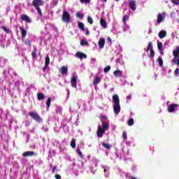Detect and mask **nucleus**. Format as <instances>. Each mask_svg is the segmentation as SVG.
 <instances>
[{
  "label": "nucleus",
  "instance_id": "f257e3e1",
  "mask_svg": "<svg viewBox=\"0 0 179 179\" xmlns=\"http://www.w3.org/2000/svg\"><path fill=\"white\" fill-rule=\"evenodd\" d=\"M113 101L115 103L113 105V111L115 114H120L121 111V106H120V96L117 94L113 96Z\"/></svg>",
  "mask_w": 179,
  "mask_h": 179
},
{
  "label": "nucleus",
  "instance_id": "f03ea898",
  "mask_svg": "<svg viewBox=\"0 0 179 179\" xmlns=\"http://www.w3.org/2000/svg\"><path fill=\"white\" fill-rule=\"evenodd\" d=\"M32 5L36 9L38 13H39L40 16H43V13L41 12V9L40 6H43L44 5V1L43 0H33Z\"/></svg>",
  "mask_w": 179,
  "mask_h": 179
},
{
  "label": "nucleus",
  "instance_id": "7ed1b4c3",
  "mask_svg": "<svg viewBox=\"0 0 179 179\" xmlns=\"http://www.w3.org/2000/svg\"><path fill=\"white\" fill-rule=\"evenodd\" d=\"M29 115L31 116L32 120H34V121H36V122H43V118H41V117L36 113L29 112Z\"/></svg>",
  "mask_w": 179,
  "mask_h": 179
},
{
  "label": "nucleus",
  "instance_id": "20e7f679",
  "mask_svg": "<svg viewBox=\"0 0 179 179\" xmlns=\"http://www.w3.org/2000/svg\"><path fill=\"white\" fill-rule=\"evenodd\" d=\"M62 21L66 23H69L71 22V15L68 11L64 10L62 14Z\"/></svg>",
  "mask_w": 179,
  "mask_h": 179
},
{
  "label": "nucleus",
  "instance_id": "39448f33",
  "mask_svg": "<svg viewBox=\"0 0 179 179\" xmlns=\"http://www.w3.org/2000/svg\"><path fill=\"white\" fill-rule=\"evenodd\" d=\"M179 106L178 104H171L168 108L169 113H174L176 110H178Z\"/></svg>",
  "mask_w": 179,
  "mask_h": 179
},
{
  "label": "nucleus",
  "instance_id": "423d86ee",
  "mask_svg": "<svg viewBox=\"0 0 179 179\" xmlns=\"http://www.w3.org/2000/svg\"><path fill=\"white\" fill-rule=\"evenodd\" d=\"M104 132H106L105 130L101 128V126L98 127V129L96 131V135L98 138H103V135H104Z\"/></svg>",
  "mask_w": 179,
  "mask_h": 179
},
{
  "label": "nucleus",
  "instance_id": "0eeeda50",
  "mask_svg": "<svg viewBox=\"0 0 179 179\" xmlns=\"http://www.w3.org/2000/svg\"><path fill=\"white\" fill-rule=\"evenodd\" d=\"M166 17V13H159L157 16V23L158 24H160V23H162V22H163V19H164Z\"/></svg>",
  "mask_w": 179,
  "mask_h": 179
},
{
  "label": "nucleus",
  "instance_id": "6e6552de",
  "mask_svg": "<svg viewBox=\"0 0 179 179\" xmlns=\"http://www.w3.org/2000/svg\"><path fill=\"white\" fill-rule=\"evenodd\" d=\"M20 18L22 19V20L27 22V23H31V20H30V17H29V16H27V15L26 14L20 15Z\"/></svg>",
  "mask_w": 179,
  "mask_h": 179
},
{
  "label": "nucleus",
  "instance_id": "1a4fd4ad",
  "mask_svg": "<svg viewBox=\"0 0 179 179\" xmlns=\"http://www.w3.org/2000/svg\"><path fill=\"white\" fill-rule=\"evenodd\" d=\"M173 62H176V59H177V58H179V47L176 48V50H173Z\"/></svg>",
  "mask_w": 179,
  "mask_h": 179
},
{
  "label": "nucleus",
  "instance_id": "9d476101",
  "mask_svg": "<svg viewBox=\"0 0 179 179\" xmlns=\"http://www.w3.org/2000/svg\"><path fill=\"white\" fill-rule=\"evenodd\" d=\"M76 57H77V58H80V59H83V58H87V55H86L85 53L82 52H77L76 54Z\"/></svg>",
  "mask_w": 179,
  "mask_h": 179
},
{
  "label": "nucleus",
  "instance_id": "9b49d317",
  "mask_svg": "<svg viewBox=\"0 0 179 179\" xmlns=\"http://www.w3.org/2000/svg\"><path fill=\"white\" fill-rule=\"evenodd\" d=\"M20 30L21 31V36L22 38H24L27 36V31L24 29V27H20Z\"/></svg>",
  "mask_w": 179,
  "mask_h": 179
},
{
  "label": "nucleus",
  "instance_id": "f8f14e48",
  "mask_svg": "<svg viewBox=\"0 0 179 179\" xmlns=\"http://www.w3.org/2000/svg\"><path fill=\"white\" fill-rule=\"evenodd\" d=\"M104 44H106V39H104V38H100L99 41V48H104Z\"/></svg>",
  "mask_w": 179,
  "mask_h": 179
},
{
  "label": "nucleus",
  "instance_id": "ddd939ff",
  "mask_svg": "<svg viewBox=\"0 0 179 179\" xmlns=\"http://www.w3.org/2000/svg\"><path fill=\"white\" fill-rule=\"evenodd\" d=\"M22 156H23V157H29L34 156V152H33V151L24 152L22 154Z\"/></svg>",
  "mask_w": 179,
  "mask_h": 179
},
{
  "label": "nucleus",
  "instance_id": "4468645a",
  "mask_svg": "<svg viewBox=\"0 0 179 179\" xmlns=\"http://www.w3.org/2000/svg\"><path fill=\"white\" fill-rule=\"evenodd\" d=\"M129 6L130 8L132 9L133 10H136V3L134 0H131L129 2Z\"/></svg>",
  "mask_w": 179,
  "mask_h": 179
},
{
  "label": "nucleus",
  "instance_id": "2eb2a0df",
  "mask_svg": "<svg viewBox=\"0 0 179 179\" xmlns=\"http://www.w3.org/2000/svg\"><path fill=\"white\" fill-rule=\"evenodd\" d=\"M113 76H115V78H121L122 77V71L116 70L113 72Z\"/></svg>",
  "mask_w": 179,
  "mask_h": 179
},
{
  "label": "nucleus",
  "instance_id": "dca6fc26",
  "mask_svg": "<svg viewBox=\"0 0 179 179\" xmlns=\"http://www.w3.org/2000/svg\"><path fill=\"white\" fill-rule=\"evenodd\" d=\"M158 36L159 38H164V37L167 36V32L164 30H162L161 31H159Z\"/></svg>",
  "mask_w": 179,
  "mask_h": 179
},
{
  "label": "nucleus",
  "instance_id": "f3484780",
  "mask_svg": "<svg viewBox=\"0 0 179 179\" xmlns=\"http://www.w3.org/2000/svg\"><path fill=\"white\" fill-rule=\"evenodd\" d=\"M37 99H38V101H43V100H44V99H45V96L43 93H38Z\"/></svg>",
  "mask_w": 179,
  "mask_h": 179
},
{
  "label": "nucleus",
  "instance_id": "a211bd4d",
  "mask_svg": "<svg viewBox=\"0 0 179 179\" xmlns=\"http://www.w3.org/2000/svg\"><path fill=\"white\" fill-rule=\"evenodd\" d=\"M153 50V43L152 42L148 43L147 49H144L145 52H149V51H151Z\"/></svg>",
  "mask_w": 179,
  "mask_h": 179
},
{
  "label": "nucleus",
  "instance_id": "6ab92c4d",
  "mask_svg": "<svg viewBox=\"0 0 179 179\" xmlns=\"http://www.w3.org/2000/svg\"><path fill=\"white\" fill-rule=\"evenodd\" d=\"M60 73L62 75H66L68 73V67L62 66V69L60 70Z\"/></svg>",
  "mask_w": 179,
  "mask_h": 179
},
{
  "label": "nucleus",
  "instance_id": "aec40b11",
  "mask_svg": "<svg viewBox=\"0 0 179 179\" xmlns=\"http://www.w3.org/2000/svg\"><path fill=\"white\" fill-rule=\"evenodd\" d=\"M77 80H78V78L76 76H73L71 78V86H72V87H76Z\"/></svg>",
  "mask_w": 179,
  "mask_h": 179
},
{
  "label": "nucleus",
  "instance_id": "412c9836",
  "mask_svg": "<svg viewBox=\"0 0 179 179\" xmlns=\"http://www.w3.org/2000/svg\"><path fill=\"white\" fill-rule=\"evenodd\" d=\"M131 15V12H129L128 14L125 15L123 16L122 18V22L124 24H127V20H128V19H129V15Z\"/></svg>",
  "mask_w": 179,
  "mask_h": 179
},
{
  "label": "nucleus",
  "instance_id": "4be33fe9",
  "mask_svg": "<svg viewBox=\"0 0 179 179\" xmlns=\"http://www.w3.org/2000/svg\"><path fill=\"white\" fill-rule=\"evenodd\" d=\"M99 83H100V78L96 76L94 78L93 85H94V86H97V85H99Z\"/></svg>",
  "mask_w": 179,
  "mask_h": 179
},
{
  "label": "nucleus",
  "instance_id": "5701e85b",
  "mask_svg": "<svg viewBox=\"0 0 179 179\" xmlns=\"http://www.w3.org/2000/svg\"><path fill=\"white\" fill-rule=\"evenodd\" d=\"M100 24L101 26H102V27H103L104 29H106V27H107V22H106V20L101 18L100 20Z\"/></svg>",
  "mask_w": 179,
  "mask_h": 179
},
{
  "label": "nucleus",
  "instance_id": "b1692460",
  "mask_svg": "<svg viewBox=\"0 0 179 179\" xmlns=\"http://www.w3.org/2000/svg\"><path fill=\"white\" fill-rule=\"evenodd\" d=\"M102 129L108 131V124L104 121H102Z\"/></svg>",
  "mask_w": 179,
  "mask_h": 179
},
{
  "label": "nucleus",
  "instance_id": "393cba45",
  "mask_svg": "<svg viewBox=\"0 0 179 179\" xmlns=\"http://www.w3.org/2000/svg\"><path fill=\"white\" fill-rule=\"evenodd\" d=\"M78 26L80 30H82V31H85V24L83 22H78Z\"/></svg>",
  "mask_w": 179,
  "mask_h": 179
},
{
  "label": "nucleus",
  "instance_id": "a878e982",
  "mask_svg": "<svg viewBox=\"0 0 179 179\" xmlns=\"http://www.w3.org/2000/svg\"><path fill=\"white\" fill-rule=\"evenodd\" d=\"M71 146L73 148V149H75L76 148V140L75 138H72L71 141Z\"/></svg>",
  "mask_w": 179,
  "mask_h": 179
},
{
  "label": "nucleus",
  "instance_id": "bb28decb",
  "mask_svg": "<svg viewBox=\"0 0 179 179\" xmlns=\"http://www.w3.org/2000/svg\"><path fill=\"white\" fill-rule=\"evenodd\" d=\"M31 56L34 58V59H37V50L35 49L32 52H31Z\"/></svg>",
  "mask_w": 179,
  "mask_h": 179
},
{
  "label": "nucleus",
  "instance_id": "cd10ccee",
  "mask_svg": "<svg viewBox=\"0 0 179 179\" xmlns=\"http://www.w3.org/2000/svg\"><path fill=\"white\" fill-rule=\"evenodd\" d=\"M77 153L80 157L83 159V154L82 153V151H80V148L79 147L77 148Z\"/></svg>",
  "mask_w": 179,
  "mask_h": 179
},
{
  "label": "nucleus",
  "instance_id": "c85d7f7f",
  "mask_svg": "<svg viewBox=\"0 0 179 179\" xmlns=\"http://www.w3.org/2000/svg\"><path fill=\"white\" fill-rule=\"evenodd\" d=\"M80 45H82L83 47H85V45H89V42L85 40H81Z\"/></svg>",
  "mask_w": 179,
  "mask_h": 179
},
{
  "label": "nucleus",
  "instance_id": "c756f323",
  "mask_svg": "<svg viewBox=\"0 0 179 179\" xmlns=\"http://www.w3.org/2000/svg\"><path fill=\"white\" fill-rule=\"evenodd\" d=\"M157 47L159 51H163V43H162L161 42H158Z\"/></svg>",
  "mask_w": 179,
  "mask_h": 179
},
{
  "label": "nucleus",
  "instance_id": "7c9ffc66",
  "mask_svg": "<svg viewBox=\"0 0 179 179\" xmlns=\"http://www.w3.org/2000/svg\"><path fill=\"white\" fill-rule=\"evenodd\" d=\"M76 16L78 17V19H83V14L80 13V12H77L76 13Z\"/></svg>",
  "mask_w": 179,
  "mask_h": 179
},
{
  "label": "nucleus",
  "instance_id": "2f4dec72",
  "mask_svg": "<svg viewBox=\"0 0 179 179\" xmlns=\"http://www.w3.org/2000/svg\"><path fill=\"white\" fill-rule=\"evenodd\" d=\"M158 64L159 66H163V59L162 57H158Z\"/></svg>",
  "mask_w": 179,
  "mask_h": 179
},
{
  "label": "nucleus",
  "instance_id": "473e14b6",
  "mask_svg": "<svg viewBox=\"0 0 179 179\" xmlns=\"http://www.w3.org/2000/svg\"><path fill=\"white\" fill-rule=\"evenodd\" d=\"M51 101H52V99H51V97H49L48 99V101H47V103H46L48 108H50V106H51Z\"/></svg>",
  "mask_w": 179,
  "mask_h": 179
},
{
  "label": "nucleus",
  "instance_id": "72a5a7b5",
  "mask_svg": "<svg viewBox=\"0 0 179 179\" xmlns=\"http://www.w3.org/2000/svg\"><path fill=\"white\" fill-rule=\"evenodd\" d=\"M1 29L7 33V34H9L10 33V29H8L6 27H1Z\"/></svg>",
  "mask_w": 179,
  "mask_h": 179
},
{
  "label": "nucleus",
  "instance_id": "f704fd0d",
  "mask_svg": "<svg viewBox=\"0 0 179 179\" xmlns=\"http://www.w3.org/2000/svg\"><path fill=\"white\" fill-rule=\"evenodd\" d=\"M45 65H50V56H46L45 60Z\"/></svg>",
  "mask_w": 179,
  "mask_h": 179
},
{
  "label": "nucleus",
  "instance_id": "c9c22d12",
  "mask_svg": "<svg viewBox=\"0 0 179 179\" xmlns=\"http://www.w3.org/2000/svg\"><path fill=\"white\" fill-rule=\"evenodd\" d=\"M127 124L129 127H132L134 125V119L131 118L128 120Z\"/></svg>",
  "mask_w": 179,
  "mask_h": 179
},
{
  "label": "nucleus",
  "instance_id": "e433bc0d",
  "mask_svg": "<svg viewBox=\"0 0 179 179\" xmlns=\"http://www.w3.org/2000/svg\"><path fill=\"white\" fill-rule=\"evenodd\" d=\"M102 146H103V148H105V149H110L111 148V145H110L109 144H107L106 143H103Z\"/></svg>",
  "mask_w": 179,
  "mask_h": 179
},
{
  "label": "nucleus",
  "instance_id": "4c0bfd02",
  "mask_svg": "<svg viewBox=\"0 0 179 179\" xmlns=\"http://www.w3.org/2000/svg\"><path fill=\"white\" fill-rule=\"evenodd\" d=\"M110 69H111V66H108L103 69V72L108 73V72H110Z\"/></svg>",
  "mask_w": 179,
  "mask_h": 179
},
{
  "label": "nucleus",
  "instance_id": "58836bf2",
  "mask_svg": "<svg viewBox=\"0 0 179 179\" xmlns=\"http://www.w3.org/2000/svg\"><path fill=\"white\" fill-rule=\"evenodd\" d=\"M122 138H124V141H127V139H128V136H127V131L122 132Z\"/></svg>",
  "mask_w": 179,
  "mask_h": 179
},
{
  "label": "nucleus",
  "instance_id": "ea45409f",
  "mask_svg": "<svg viewBox=\"0 0 179 179\" xmlns=\"http://www.w3.org/2000/svg\"><path fill=\"white\" fill-rule=\"evenodd\" d=\"M171 62L173 64H177V65H178V66H179V57L176 58L175 62H173V59H171Z\"/></svg>",
  "mask_w": 179,
  "mask_h": 179
},
{
  "label": "nucleus",
  "instance_id": "a19ab883",
  "mask_svg": "<svg viewBox=\"0 0 179 179\" xmlns=\"http://www.w3.org/2000/svg\"><path fill=\"white\" fill-rule=\"evenodd\" d=\"M87 22H88V23H90V24H92L93 23V18H92V17H90V16H88Z\"/></svg>",
  "mask_w": 179,
  "mask_h": 179
},
{
  "label": "nucleus",
  "instance_id": "79ce46f5",
  "mask_svg": "<svg viewBox=\"0 0 179 179\" xmlns=\"http://www.w3.org/2000/svg\"><path fill=\"white\" fill-rule=\"evenodd\" d=\"M25 45H29V47H31V43L30 42V39H27L25 41Z\"/></svg>",
  "mask_w": 179,
  "mask_h": 179
},
{
  "label": "nucleus",
  "instance_id": "37998d69",
  "mask_svg": "<svg viewBox=\"0 0 179 179\" xmlns=\"http://www.w3.org/2000/svg\"><path fill=\"white\" fill-rule=\"evenodd\" d=\"M150 57H151V58H153L155 57V50L152 49L150 50Z\"/></svg>",
  "mask_w": 179,
  "mask_h": 179
},
{
  "label": "nucleus",
  "instance_id": "c03bdc74",
  "mask_svg": "<svg viewBox=\"0 0 179 179\" xmlns=\"http://www.w3.org/2000/svg\"><path fill=\"white\" fill-rule=\"evenodd\" d=\"M172 3H173V5H178L179 4V0H171Z\"/></svg>",
  "mask_w": 179,
  "mask_h": 179
},
{
  "label": "nucleus",
  "instance_id": "a18cd8bd",
  "mask_svg": "<svg viewBox=\"0 0 179 179\" xmlns=\"http://www.w3.org/2000/svg\"><path fill=\"white\" fill-rule=\"evenodd\" d=\"M81 3H90V0H80Z\"/></svg>",
  "mask_w": 179,
  "mask_h": 179
},
{
  "label": "nucleus",
  "instance_id": "49530a36",
  "mask_svg": "<svg viewBox=\"0 0 179 179\" xmlns=\"http://www.w3.org/2000/svg\"><path fill=\"white\" fill-rule=\"evenodd\" d=\"M174 73H175L176 76H178V74H179V69L178 68L176 69Z\"/></svg>",
  "mask_w": 179,
  "mask_h": 179
},
{
  "label": "nucleus",
  "instance_id": "de8ad7c7",
  "mask_svg": "<svg viewBox=\"0 0 179 179\" xmlns=\"http://www.w3.org/2000/svg\"><path fill=\"white\" fill-rule=\"evenodd\" d=\"M57 170V166H55L52 169V173L54 174Z\"/></svg>",
  "mask_w": 179,
  "mask_h": 179
},
{
  "label": "nucleus",
  "instance_id": "09e8293b",
  "mask_svg": "<svg viewBox=\"0 0 179 179\" xmlns=\"http://www.w3.org/2000/svg\"><path fill=\"white\" fill-rule=\"evenodd\" d=\"M48 68V65L45 64V66L43 68V72H45V71H47V69Z\"/></svg>",
  "mask_w": 179,
  "mask_h": 179
},
{
  "label": "nucleus",
  "instance_id": "8fccbe9b",
  "mask_svg": "<svg viewBox=\"0 0 179 179\" xmlns=\"http://www.w3.org/2000/svg\"><path fill=\"white\" fill-rule=\"evenodd\" d=\"M55 178L56 179H61V178H61V175H58V174H56L55 176Z\"/></svg>",
  "mask_w": 179,
  "mask_h": 179
},
{
  "label": "nucleus",
  "instance_id": "3c124183",
  "mask_svg": "<svg viewBox=\"0 0 179 179\" xmlns=\"http://www.w3.org/2000/svg\"><path fill=\"white\" fill-rule=\"evenodd\" d=\"M85 34H86L87 36H90V31H89V29H86V30H85Z\"/></svg>",
  "mask_w": 179,
  "mask_h": 179
},
{
  "label": "nucleus",
  "instance_id": "603ef678",
  "mask_svg": "<svg viewBox=\"0 0 179 179\" xmlns=\"http://www.w3.org/2000/svg\"><path fill=\"white\" fill-rule=\"evenodd\" d=\"M107 41H109V43H110V44L113 43L111 41V38H110V37L107 38Z\"/></svg>",
  "mask_w": 179,
  "mask_h": 179
},
{
  "label": "nucleus",
  "instance_id": "864d4df0",
  "mask_svg": "<svg viewBox=\"0 0 179 179\" xmlns=\"http://www.w3.org/2000/svg\"><path fill=\"white\" fill-rule=\"evenodd\" d=\"M127 100H131V99H132V96L131 95H129L127 96Z\"/></svg>",
  "mask_w": 179,
  "mask_h": 179
},
{
  "label": "nucleus",
  "instance_id": "5fc2aeb1",
  "mask_svg": "<svg viewBox=\"0 0 179 179\" xmlns=\"http://www.w3.org/2000/svg\"><path fill=\"white\" fill-rule=\"evenodd\" d=\"M106 118H107V116L106 115L102 116V120H106Z\"/></svg>",
  "mask_w": 179,
  "mask_h": 179
},
{
  "label": "nucleus",
  "instance_id": "6e6d98bb",
  "mask_svg": "<svg viewBox=\"0 0 179 179\" xmlns=\"http://www.w3.org/2000/svg\"><path fill=\"white\" fill-rule=\"evenodd\" d=\"M161 52H160V54H161V55H164V52H163V50H160Z\"/></svg>",
  "mask_w": 179,
  "mask_h": 179
},
{
  "label": "nucleus",
  "instance_id": "4d7b16f0",
  "mask_svg": "<svg viewBox=\"0 0 179 179\" xmlns=\"http://www.w3.org/2000/svg\"><path fill=\"white\" fill-rule=\"evenodd\" d=\"M130 178H131V179H137L136 178H135L134 176H131Z\"/></svg>",
  "mask_w": 179,
  "mask_h": 179
},
{
  "label": "nucleus",
  "instance_id": "13d9d810",
  "mask_svg": "<svg viewBox=\"0 0 179 179\" xmlns=\"http://www.w3.org/2000/svg\"><path fill=\"white\" fill-rule=\"evenodd\" d=\"M58 4V1H56L55 3V5H57Z\"/></svg>",
  "mask_w": 179,
  "mask_h": 179
},
{
  "label": "nucleus",
  "instance_id": "bf43d9fd",
  "mask_svg": "<svg viewBox=\"0 0 179 179\" xmlns=\"http://www.w3.org/2000/svg\"><path fill=\"white\" fill-rule=\"evenodd\" d=\"M102 1H103V2H107V0H102Z\"/></svg>",
  "mask_w": 179,
  "mask_h": 179
},
{
  "label": "nucleus",
  "instance_id": "052dcab7",
  "mask_svg": "<svg viewBox=\"0 0 179 179\" xmlns=\"http://www.w3.org/2000/svg\"><path fill=\"white\" fill-rule=\"evenodd\" d=\"M50 167H52V164H50Z\"/></svg>",
  "mask_w": 179,
  "mask_h": 179
},
{
  "label": "nucleus",
  "instance_id": "680f3d73",
  "mask_svg": "<svg viewBox=\"0 0 179 179\" xmlns=\"http://www.w3.org/2000/svg\"><path fill=\"white\" fill-rule=\"evenodd\" d=\"M117 2H118L120 0H115Z\"/></svg>",
  "mask_w": 179,
  "mask_h": 179
},
{
  "label": "nucleus",
  "instance_id": "e2e57ef3",
  "mask_svg": "<svg viewBox=\"0 0 179 179\" xmlns=\"http://www.w3.org/2000/svg\"><path fill=\"white\" fill-rule=\"evenodd\" d=\"M178 90H179V88H178Z\"/></svg>",
  "mask_w": 179,
  "mask_h": 179
}]
</instances>
